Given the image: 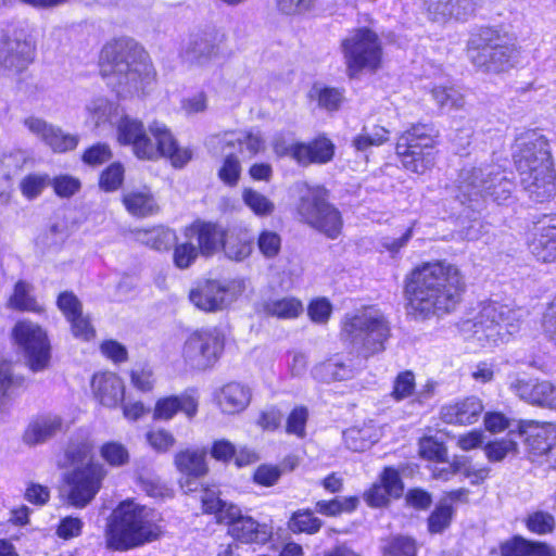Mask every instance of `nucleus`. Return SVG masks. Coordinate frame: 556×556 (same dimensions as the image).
<instances>
[{
	"label": "nucleus",
	"instance_id": "a18cd8bd",
	"mask_svg": "<svg viewBox=\"0 0 556 556\" xmlns=\"http://www.w3.org/2000/svg\"><path fill=\"white\" fill-rule=\"evenodd\" d=\"M390 131L382 126H374L371 129L363 128L362 132L353 139V147L357 151H366L370 147H379L389 139Z\"/></svg>",
	"mask_w": 556,
	"mask_h": 556
},
{
	"label": "nucleus",
	"instance_id": "09e8293b",
	"mask_svg": "<svg viewBox=\"0 0 556 556\" xmlns=\"http://www.w3.org/2000/svg\"><path fill=\"white\" fill-rule=\"evenodd\" d=\"M540 381L526 379L517 375L509 376L508 388L520 400L528 404L535 405L536 387Z\"/></svg>",
	"mask_w": 556,
	"mask_h": 556
},
{
	"label": "nucleus",
	"instance_id": "7c9ffc66",
	"mask_svg": "<svg viewBox=\"0 0 556 556\" xmlns=\"http://www.w3.org/2000/svg\"><path fill=\"white\" fill-rule=\"evenodd\" d=\"M334 152V147L327 138H318L308 143H294L291 157L301 165L311 163H327Z\"/></svg>",
	"mask_w": 556,
	"mask_h": 556
},
{
	"label": "nucleus",
	"instance_id": "f8f14e48",
	"mask_svg": "<svg viewBox=\"0 0 556 556\" xmlns=\"http://www.w3.org/2000/svg\"><path fill=\"white\" fill-rule=\"evenodd\" d=\"M108 475L105 467L96 462L75 466L64 475L66 500L71 506L84 508L96 497Z\"/></svg>",
	"mask_w": 556,
	"mask_h": 556
},
{
	"label": "nucleus",
	"instance_id": "20e7f679",
	"mask_svg": "<svg viewBox=\"0 0 556 556\" xmlns=\"http://www.w3.org/2000/svg\"><path fill=\"white\" fill-rule=\"evenodd\" d=\"M456 199L469 207H480L486 199L507 202L515 189L511 172L500 164L482 163L464 166L455 180Z\"/></svg>",
	"mask_w": 556,
	"mask_h": 556
},
{
	"label": "nucleus",
	"instance_id": "de8ad7c7",
	"mask_svg": "<svg viewBox=\"0 0 556 556\" xmlns=\"http://www.w3.org/2000/svg\"><path fill=\"white\" fill-rule=\"evenodd\" d=\"M484 451L490 462H502L507 456L517 454L518 443L509 434L501 440L488 443Z\"/></svg>",
	"mask_w": 556,
	"mask_h": 556
},
{
	"label": "nucleus",
	"instance_id": "393cba45",
	"mask_svg": "<svg viewBox=\"0 0 556 556\" xmlns=\"http://www.w3.org/2000/svg\"><path fill=\"white\" fill-rule=\"evenodd\" d=\"M175 464L178 470L186 476L180 481L182 490L186 493L195 491L198 483L194 479L207 472L205 452L199 450L181 451L176 454Z\"/></svg>",
	"mask_w": 556,
	"mask_h": 556
},
{
	"label": "nucleus",
	"instance_id": "412c9836",
	"mask_svg": "<svg viewBox=\"0 0 556 556\" xmlns=\"http://www.w3.org/2000/svg\"><path fill=\"white\" fill-rule=\"evenodd\" d=\"M528 247L538 261L556 262V215L534 228Z\"/></svg>",
	"mask_w": 556,
	"mask_h": 556
},
{
	"label": "nucleus",
	"instance_id": "4468645a",
	"mask_svg": "<svg viewBox=\"0 0 556 556\" xmlns=\"http://www.w3.org/2000/svg\"><path fill=\"white\" fill-rule=\"evenodd\" d=\"M242 279L215 280L207 279L194 287L189 299L203 312H219L230 305L244 291Z\"/></svg>",
	"mask_w": 556,
	"mask_h": 556
},
{
	"label": "nucleus",
	"instance_id": "0e129e2a",
	"mask_svg": "<svg viewBox=\"0 0 556 556\" xmlns=\"http://www.w3.org/2000/svg\"><path fill=\"white\" fill-rule=\"evenodd\" d=\"M419 453L424 458L443 463L445 462L447 450L443 443L432 438H425L419 443Z\"/></svg>",
	"mask_w": 556,
	"mask_h": 556
},
{
	"label": "nucleus",
	"instance_id": "c9c22d12",
	"mask_svg": "<svg viewBox=\"0 0 556 556\" xmlns=\"http://www.w3.org/2000/svg\"><path fill=\"white\" fill-rule=\"evenodd\" d=\"M312 374L319 381L331 382L351 379L355 370L350 363L336 355L316 365Z\"/></svg>",
	"mask_w": 556,
	"mask_h": 556
},
{
	"label": "nucleus",
	"instance_id": "a211bd4d",
	"mask_svg": "<svg viewBox=\"0 0 556 556\" xmlns=\"http://www.w3.org/2000/svg\"><path fill=\"white\" fill-rule=\"evenodd\" d=\"M514 161L520 178H522L523 172L519 161H526L529 174L539 173V168L543 165L553 168L548 142L543 136L536 134L527 136L517 144Z\"/></svg>",
	"mask_w": 556,
	"mask_h": 556
},
{
	"label": "nucleus",
	"instance_id": "c756f323",
	"mask_svg": "<svg viewBox=\"0 0 556 556\" xmlns=\"http://www.w3.org/2000/svg\"><path fill=\"white\" fill-rule=\"evenodd\" d=\"M252 392L249 387L239 382H229L215 392L216 405L224 414L243 412L250 404Z\"/></svg>",
	"mask_w": 556,
	"mask_h": 556
},
{
	"label": "nucleus",
	"instance_id": "6ab92c4d",
	"mask_svg": "<svg viewBox=\"0 0 556 556\" xmlns=\"http://www.w3.org/2000/svg\"><path fill=\"white\" fill-rule=\"evenodd\" d=\"M519 429L520 435L525 437L527 448L531 454H556V447L553 446L556 440V427L553 424H539L529 420L521 422Z\"/></svg>",
	"mask_w": 556,
	"mask_h": 556
},
{
	"label": "nucleus",
	"instance_id": "7ed1b4c3",
	"mask_svg": "<svg viewBox=\"0 0 556 556\" xmlns=\"http://www.w3.org/2000/svg\"><path fill=\"white\" fill-rule=\"evenodd\" d=\"M149 134L138 118L122 116L116 124V139L123 146H131L135 155L141 160L168 157L175 167H182L192 156L187 148L177 146L172 132L165 124L154 121L149 125Z\"/></svg>",
	"mask_w": 556,
	"mask_h": 556
},
{
	"label": "nucleus",
	"instance_id": "3c124183",
	"mask_svg": "<svg viewBox=\"0 0 556 556\" xmlns=\"http://www.w3.org/2000/svg\"><path fill=\"white\" fill-rule=\"evenodd\" d=\"M358 500L356 497H336L330 501H318L315 510L328 517H336L343 511H352L356 508Z\"/></svg>",
	"mask_w": 556,
	"mask_h": 556
},
{
	"label": "nucleus",
	"instance_id": "9b49d317",
	"mask_svg": "<svg viewBox=\"0 0 556 556\" xmlns=\"http://www.w3.org/2000/svg\"><path fill=\"white\" fill-rule=\"evenodd\" d=\"M225 346V336L217 327L193 331L182 346L185 363L197 370H206L219 359Z\"/></svg>",
	"mask_w": 556,
	"mask_h": 556
},
{
	"label": "nucleus",
	"instance_id": "774afa93",
	"mask_svg": "<svg viewBox=\"0 0 556 556\" xmlns=\"http://www.w3.org/2000/svg\"><path fill=\"white\" fill-rule=\"evenodd\" d=\"M241 165L237 156L228 154L218 170L219 178L229 186H235L240 177Z\"/></svg>",
	"mask_w": 556,
	"mask_h": 556
},
{
	"label": "nucleus",
	"instance_id": "69168bd1",
	"mask_svg": "<svg viewBox=\"0 0 556 556\" xmlns=\"http://www.w3.org/2000/svg\"><path fill=\"white\" fill-rule=\"evenodd\" d=\"M54 192L61 198H70L80 189V180L70 175H60L50 180Z\"/></svg>",
	"mask_w": 556,
	"mask_h": 556
},
{
	"label": "nucleus",
	"instance_id": "6e6d98bb",
	"mask_svg": "<svg viewBox=\"0 0 556 556\" xmlns=\"http://www.w3.org/2000/svg\"><path fill=\"white\" fill-rule=\"evenodd\" d=\"M50 184V177L47 174H29L20 182L22 194L28 200H33L41 194L43 189Z\"/></svg>",
	"mask_w": 556,
	"mask_h": 556
},
{
	"label": "nucleus",
	"instance_id": "37998d69",
	"mask_svg": "<svg viewBox=\"0 0 556 556\" xmlns=\"http://www.w3.org/2000/svg\"><path fill=\"white\" fill-rule=\"evenodd\" d=\"M323 526V521L315 517L308 509L294 511L288 522V528L293 533L315 534Z\"/></svg>",
	"mask_w": 556,
	"mask_h": 556
},
{
	"label": "nucleus",
	"instance_id": "cd10ccee",
	"mask_svg": "<svg viewBox=\"0 0 556 556\" xmlns=\"http://www.w3.org/2000/svg\"><path fill=\"white\" fill-rule=\"evenodd\" d=\"M219 41L212 33L192 35L184 47L182 56L192 64H207L218 58Z\"/></svg>",
	"mask_w": 556,
	"mask_h": 556
},
{
	"label": "nucleus",
	"instance_id": "a878e982",
	"mask_svg": "<svg viewBox=\"0 0 556 556\" xmlns=\"http://www.w3.org/2000/svg\"><path fill=\"white\" fill-rule=\"evenodd\" d=\"M236 144L240 146L241 151L244 148L251 156L263 151L265 148L264 138L258 131H227L214 135L208 139V146L216 151L225 152L227 149L235 148Z\"/></svg>",
	"mask_w": 556,
	"mask_h": 556
},
{
	"label": "nucleus",
	"instance_id": "c03bdc74",
	"mask_svg": "<svg viewBox=\"0 0 556 556\" xmlns=\"http://www.w3.org/2000/svg\"><path fill=\"white\" fill-rule=\"evenodd\" d=\"M243 203L260 217L269 216L275 211V204L266 195L252 188L242 190Z\"/></svg>",
	"mask_w": 556,
	"mask_h": 556
},
{
	"label": "nucleus",
	"instance_id": "6e6552de",
	"mask_svg": "<svg viewBox=\"0 0 556 556\" xmlns=\"http://www.w3.org/2000/svg\"><path fill=\"white\" fill-rule=\"evenodd\" d=\"M518 55L515 40L493 28L480 29L468 41L470 61L485 72H504L514 66Z\"/></svg>",
	"mask_w": 556,
	"mask_h": 556
},
{
	"label": "nucleus",
	"instance_id": "49530a36",
	"mask_svg": "<svg viewBox=\"0 0 556 556\" xmlns=\"http://www.w3.org/2000/svg\"><path fill=\"white\" fill-rule=\"evenodd\" d=\"M9 305L20 311L39 312L41 307L30 295V286L24 281H18L13 294L9 299Z\"/></svg>",
	"mask_w": 556,
	"mask_h": 556
},
{
	"label": "nucleus",
	"instance_id": "9d476101",
	"mask_svg": "<svg viewBox=\"0 0 556 556\" xmlns=\"http://www.w3.org/2000/svg\"><path fill=\"white\" fill-rule=\"evenodd\" d=\"M341 50L350 77L363 70L376 71L380 66L381 42L378 35L367 27L350 31L341 42Z\"/></svg>",
	"mask_w": 556,
	"mask_h": 556
},
{
	"label": "nucleus",
	"instance_id": "f704fd0d",
	"mask_svg": "<svg viewBox=\"0 0 556 556\" xmlns=\"http://www.w3.org/2000/svg\"><path fill=\"white\" fill-rule=\"evenodd\" d=\"M500 549L502 556H556V552L549 545L531 542L519 535L503 542Z\"/></svg>",
	"mask_w": 556,
	"mask_h": 556
},
{
	"label": "nucleus",
	"instance_id": "c85d7f7f",
	"mask_svg": "<svg viewBox=\"0 0 556 556\" xmlns=\"http://www.w3.org/2000/svg\"><path fill=\"white\" fill-rule=\"evenodd\" d=\"M64 430V420L55 414H43L35 417L27 426L23 441L25 444L35 446L40 445Z\"/></svg>",
	"mask_w": 556,
	"mask_h": 556
},
{
	"label": "nucleus",
	"instance_id": "864d4df0",
	"mask_svg": "<svg viewBox=\"0 0 556 556\" xmlns=\"http://www.w3.org/2000/svg\"><path fill=\"white\" fill-rule=\"evenodd\" d=\"M308 409L305 406L294 407L286 419L285 430L288 434L303 439L306 435V424L308 420Z\"/></svg>",
	"mask_w": 556,
	"mask_h": 556
},
{
	"label": "nucleus",
	"instance_id": "8fccbe9b",
	"mask_svg": "<svg viewBox=\"0 0 556 556\" xmlns=\"http://www.w3.org/2000/svg\"><path fill=\"white\" fill-rule=\"evenodd\" d=\"M311 97L316 98L318 105L327 111H336L344 100L343 90L315 85L311 90Z\"/></svg>",
	"mask_w": 556,
	"mask_h": 556
},
{
	"label": "nucleus",
	"instance_id": "f257e3e1",
	"mask_svg": "<svg viewBox=\"0 0 556 556\" xmlns=\"http://www.w3.org/2000/svg\"><path fill=\"white\" fill-rule=\"evenodd\" d=\"M465 276L446 261L425 262L407 277L408 313L418 319L448 314L462 302Z\"/></svg>",
	"mask_w": 556,
	"mask_h": 556
},
{
	"label": "nucleus",
	"instance_id": "ea45409f",
	"mask_svg": "<svg viewBox=\"0 0 556 556\" xmlns=\"http://www.w3.org/2000/svg\"><path fill=\"white\" fill-rule=\"evenodd\" d=\"M264 311L270 316L282 319H291L299 317L303 311L302 302L294 296H283L280 299H271L264 305Z\"/></svg>",
	"mask_w": 556,
	"mask_h": 556
},
{
	"label": "nucleus",
	"instance_id": "a19ab883",
	"mask_svg": "<svg viewBox=\"0 0 556 556\" xmlns=\"http://www.w3.org/2000/svg\"><path fill=\"white\" fill-rule=\"evenodd\" d=\"M136 238L139 242L157 251L167 250L175 240V233L168 228L155 227L138 230Z\"/></svg>",
	"mask_w": 556,
	"mask_h": 556
},
{
	"label": "nucleus",
	"instance_id": "b1692460",
	"mask_svg": "<svg viewBox=\"0 0 556 556\" xmlns=\"http://www.w3.org/2000/svg\"><path fill=\"white\" fill-rule=\"evenodd\" d=\"M482 401L477 396H468L441 407V419L451 425H472L483 412Z\"/></svg>",
	"mask_w": 556,
	"mask_h": 556
},
{
	"label": "nucleus",
	"instance_id": "5701e85b",
	"mask_svg": "<svg viewBox=\"0 0 556 556\" xmlns=\"http://www.w3.org/2000/svg\"><path fill=\"white\" fill-rule=\"evenodd\" d=\"M403 482L400 473L394 468L383 470L378 482L365 493L366 503L371 507L384 506L391 497L397 498L403 493Z\"/></svg>",
	"mask_w": 556,
	"mask_h": 556
},
{
	"label": "nucleus",
	"instance_id": "f3484780",
	"mask_svg": "<svg viewBox=\"0 0 556 556\" xmlns=\"http://www.w3.org/2000/svg\"><path fill=\"white\" fill-rule=\"evenodd\" d=\"M227 516L224 522L228 525V533L238 542L264 544L271 538V528L242 515L239 507H229Z\"/></svg>",
	"mask_w": 556,
	"mask_h": 556
},
{
	"label": "nucleus",
	"instance_id": "4c0bfd02",
	"mask_svg": "<svg viewBox=\"0 0 556 556\" xmlns=\"http://www.w3.org/2000/svg\"><path fill=\"white\" fill-rule=\"evenodd\" d=\"M87 123L96 128L112 123V118L118 114V106L105 98L92 99L87 105Z\"/></svg>",
	"mask_w": 556,
	"mask_h": 556
},
{
	"label": "nucleus",
	"instance_id": "0eeeda50",
	"mask_svg": "<svg viewBox=\"0 0 556 556\" xmlns=\"http://www.w3.org/2000/svg\"><path fill=\"white\" fill-rule=\"evenodd\" d=\"M521 317L520 308L488 302L481 304L475 317L460 323V330L481 346L493 348L507 342L510 336L518 331Z\"/></svg>",
	"mask_w": 556,
	"mask_h": 556
},
{
	"label": "nucleus",
	"instance_id": "4be33fe9",
	"mask_svg": "<svg viewBox=\"0 0 556 556\" xmlns=\"http://www.w3.org/2000/svg\"><path fill=\"white\" fill-rule=\"evenodd\" d=\"M522 168L523 176L520 178L521 185L528 192L529 197L538 202H544L552 199L556 192L554 169L542 166L539 173L529 174L526 161H519Z\"/></svg>",
	"mask_w": 556,
	"mask_h": 556
},
{
	"label": "nucleus",
	"instance_id": "e2e57ef3",
	"mask_svg": "<svg viewBox=\"0 0 556 556\" xmlns=\"http://www.w3.org/2000/svg\"><path fill=\"white\" fill-rule=\"evenodd\" d=\"M416 543L407 536L393 538L388 545L384 546L387 556H416Z\"/></svg>",
	"mask_w": 556,
	"mask_h": 556
},
{
	"label": "nucleus",
	"instance_id": "72a5a7b5",
	"mask_svg": "<svg viewBox=\"0 0 556 556\" xmlns=\"http://www.w3.org/2000/svg\"><path fill=\"white\" fill-rule=\"evenodd\" d=\"M198 410V402L190 395L168 396L156 402L154 417L168 420L177 412H184L189 418H192Z\"/></svg>",
	"mask_w": 556,
	"mask_h": 556
},
{
	"label": "nucleus",
	"instance_id": "79ce46f5",
	"mask_svg": "<svg viewBox=\"0 0 556 556\" xmlns=\"http://www.w3.org/2000/svg\"><path fill=\"white\" fill-rule=\"evenodd\" d=\"M201 503L203 511L206 514H214L219 522H224L228 517V508L237 507L229 504L219 497V491L215 488H206L202 491Z\"/></svg>",
	"mask_w": 556,
	"mask_h": 556
},
{
	"label": "nucleus",
	"instance_id": "4d7b16f0",
	"mask_svg": "<svg viewBox=\"0 0 556 556\" xmlns=\"http://www.w3.org/2000/svg\"><path fill=\"white\" fill-rule=\"evenodd\" d=\"M92 448H93V445L92 443L87 440V439H83V440H76V441H72L66 451H65V455L67 457V459L70 460V463L72 465L75 466H78V465H84L83 463L87 459H89V462H92L90 458H91V454H92Z\"/></svg>",
	"mask_w": 556,
	"mask_h": 556
},
{
	"label": "nucleus",
	"instance_id": "5fc2aeb1",
	"mask_svg": "<svg viewBox=\"0 0 556 556\" xmlns=\"http://www.w3.org/2000/svg\"><path fill=\"white\" fill-rule=\"evenodd\" d=\"M453 517V507L441 501L428 518V529L431 533H440L446 529Z\"/></svg>",
	"mask_w": 556,
	"mask_h": 556
},
{
	"label": "nucleus",
	"instance_id": "473e14b6",
	"mask_svg": "<svg viewBox=\"0 0 556 556\" xmlns=\"http://www.w3.org/2000/svg\"><path fill=\"white\" fill-rule=\"evenodd\" d=\"M226 232L212 223L195 222L186 230V236L197 238L202 254H213L224 243Z\"/></svg>",
	"mask_w": 556,
	"mask_h": 556
},
{
	"label": "nucleus",
	"instance_id": "2eb2a0df",
	"mask_svg": "<svg viewBox=\"0 0 556 556\" xmlns=\"http://www.w3.org/2000/svg\"><path fill=\"white\" fill-rule=\"evenodd\" d=\"M35 42L24 29H13L0 36V72L16 75L35 59Z\"/></svg>",
	"mask_w": 556,
	"mask_h": 556
},
{
	"label": "nucleus",
	"instance_id": "f03ea898",
	"mask_svg": "<svg viewBox=\"0 0 556 556\" xmlns=\"http://www.w3.org/2000/svg\"><path fill=\"white\" fill-rule=\"evenodd\" d=\"M99 64L102 77L119 96L144 92L156 75L149 53L129 37L108 42Z\"/></svg>",
	"mask_w": 556,
	"mask_h": 556
},
{
	"label": "nucleus",
	"instance_id": "bf43d9fd",
	"mask_svg": "<svg viewBox=\"0 0 556 556\" xmlns=\"http://www.w3.org/2000/svg\"><path fill=\"white\" fill-rule=\"evenodd\" d=\"M415 387L414 374L410 370L402 371L394 379L391 396L395 401H402L414 393Z\"/></svg>",
	"mask_w": 556,
	"mask_h": 556
},
{
	"label": "nucleus",
	"instance_id": "bb28decb",
	"mask_svg": "<svg viewBox=\"0 0 556 556\" xmlns=\"http://www.w3.org/2000/svg\"><path fill=\"white\" fill-rule=\"evenodd\" d=\"M91 389L96 400L109 408L117 407L124 400L123 380L113 372H99L92 377Z\"/></svg>",
	"mask_w": 556,
	"mask_h": 556
},
{
	"label": "nucleus",
	"instance_id": "052dcab7",
	"mask_svg": "<svg viewBox=\"0 0 556 556\" xmlns=\"http://www.w3.org/2000/svg\"><path fill=\"white\" fill-rule=\"evenodd\" d=\"M260 252L266 258H273L278 255L281 249L280 236L271 230H264L260 233L257 239Z\"/></svg>",
	"mask_w": 556,
	"mask_h": 556
},
{
	"label": "nucleus",
	"instance_id": "680f3d73",
	"mask_svg": "<svg viewBox=\"0 0 556 556\" xmlns=\"http://www.w3.org/2000/svg\"><path fill=\"white\" fill-rule=\"evenodd\" d=\"M526 526L533 533L546 534L553 531L555 519L548 513L535 511L528 516Z\"/></svg>",
	"mask_w": 556,
	"mask_h": 556
},
{
	"label": "nucleus",
	"instance_id": "338daca9",
	"mask_svg": "<svg viewBox=\"0 0 556 556\" xmlns=\"http://www.w3.org/2000/svg\"><path fill=\"white\" fill-rule=\"evenodd\" d=\"M536 391L535 406L556 409V382L540 381Z\"/></svg>",
	"mask_w": 556,
	"mask_h": 556
},
{
	"label": "nucleus",
	"instance_id": "ddd939ff",
	"mask_svg": "<svg viewBox=\"0 0 556 556\" xmlns=\"http://www.w3.org/2000/svg\"><path fill=\"white\" fill-rule=\"evenodd\" d=\"M299 213L313 228L323 232L330 239H336L341 233V213L328 203L324 191L311 190L301 198Z\"/></svg>",
	"mask_w": 556,
	"mask_h": 556
},
{
	"label": "nucleus",
	"instance_id": "39448f33",
	"mask_svg": "<svg viewBox=\"0 0 556 556\" xmlns=\"http://www.w3.org/2000/svg\"><path fill=\"white\" fill-rule=\"evenodd\" d=\"M155 511L134 501L122 502L112 513L105 530L109 548L128 551L151 542L161 533Z\"/></svg>",
	"mask_w": 556,
	"mask_h": 556
},
{
	"label": "nucleus",
	"instance_id": "1a4fd4ad",
	"mask_svg": "<svg viewBox=\"0 0 556 556\" xmlns=\"http://www.w3.org/2000/svg\"><path fill=\"white\" fill-rule=\"evenodd\" d=\"M438 131L428 124L413 125L396 141L395 151L404 168L425 174L433 167Z\"/></svg>",
	"mask_w": 556,
	"mask_h": 556
},
{
	"label": "nucleus",
	"instance_id": "58836bf2",
	"mask_svg": "<svg viewBox=\"0 0 556 556\" xmlns=\"http://www.w3.org/2000/svg\"><path fill=\"white\" fill-rule=\"evenodd\" d=\"M430 96L441 111H457L465 106L463 93L453 86L435 85L430 89Z\"/></svg>",
	"mask_w": 556,
	"mask_h": 556
},
{
	"label": "nucleus",
	"instance_id": "603ef678",
	"mask_svg": "<svg viewBox=\"0 0 556 556\" xmlns=\"http://www.w3.org/2000/svg\"><path fill=\"white\" fill-rule=\"evenodd\" d=\"M100 456L112 467H121L129 462V452L117 441H108L100 447Z\"/></svg>",
	"mask_w": 556,
	"mask_h": 556
},
{
	"label": "nucleus",
	"instance_id": "2f4dec72",
	"mask_svg": "<svg viewBox=\"0 0 556 556\" xmlns=\"http://www.w3.org/2000/svg\"><path fill=\"white\" fill-rule=\"evenodd\" d=\"M122 202L126 211L135 217H148L160 210L152 191L147 186L124 191Z\"/></svg>",
	"mask_w": 556,
	"mask_h": 556
},
{
	"label": "nucleus",
	"instance_id": "e433bc0d",
	"mask_svg": "<svg viewBox=\"0 0 556 556\" xmlns=\"http://www.w3.org/2000/svg\"><path fill=\"white\" fill-rule=\"evenodd\" d=\"M223 248L228 258L243 261L252 252V239L245 229H229L226 231Z\"/></svg>",
	"mask_w": 556,
	"mask_h": 556
},
{
	"label": "nucleus",
	"instance_id": "dca6fc26",
	"mask_svg": "<svg viewBox=\"0 0 556 556\" xmlns=\"http://www.w3.org/2000/svg\"><path fill=\"white\" fill-rule=\"evenodd\" d=\"M13 337L23 349L33 371H41L48 366L50 345L41 327L31 321L22 320L15 325Z\"/></svg>",
	"mask_w": 556,
	"mask_h": 556
},
{
	"label": "nucleus",
	"instance_id": "aec40b11",
	"mask_svg": "<svg viewBox=\"0 0 556 556\" xmlns=\"http://www.w3.org/2000/svg\"><path fill=\"white\" fill-rule=\"evenodd\" d=\"M24 125L54 152H66L75 149L78 144V138L76 136L64 134L60 128L48 124L39 117L29 116L25 118Z\"/></svg>",
	"mask_w": 556,
	"mask_h": 556
},
{
	"label": "nucleus",
	"instance_id": "13d9d810",
	"mask_svg": "<svg viewBox=\"0 0 556 556\" xmlns=\"http://www.w3.org/2000/svg\"><path fill=\"white\" fill-rule=\"evenodd\" d=\"M124 181V167L121 163H112L100 176V188L106 192L117 190Z\"/></svg>",
	"mask_w": 556,
	"mask_h": 556
},
{
	"label": "nucleus",
	"instance_id": "423d86ee",
	"mask_svg": "<svg viewBox=\"0 0 556 556\" xmlns=\"http://www.w3.org/2000/svg\"><path fill=\"white\" fill-rule=\"evenodd\" d=\"M390 330L384 314L375 306L349 312L340 323L342 341L366 358L384 351Z\"/></svg>",
	"mask_w": 556,
	"mask_h": 556
}]
</instances>
